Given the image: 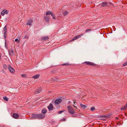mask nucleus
<instances>
[{
    "instance_id": "30",
    "label": "nucleus",
    "mask_w": 127,
    "mask_h": 127,
    "mask_svg": "<svg viewBox=\"0 0 127 127\" xmlns=\"http://www.w3.org/2000/svg\"><path fill=\"white\" fill-rule=\"evenodd\" d=\"M127 65V62L124 63L123 65V66H125Z\"/></svg>"
},
{
    "instance_id": "32",
    "label": "nucleus",
    "mask_w": 127,
    "mask_h": 127,
    "mask_svg": "<svg viewBox=\"0 0 127 127\" xmlns=\"http://www.w3.org/2000/svg\"><path fill=\"white\" fill-rule=\"evenodd\" d=\"M21 76L22 77H24L26 76V74H22L21 75Z\"/></svg>"
},
{
    "instance_id": "41",
    "label": "nucleus",
    "mask_w": 127,
    "mask_h": 127,
    "mask_svg": "<svg viewBox=\"0 0 127 127\" xmlns=\"http://www.w3.org/2000/svg\"><path fill=\"white\" fill-rule=\"evenodd\" d=\"M75 101H74V104H75Z\"/></svg>"
},
{
    "instance_id": "16",
    "label": "nucleus",
    "mask_w": 127,
    "mask_h": 127,
    "mask_svg": "<svg viewBox=\"0 0 127 127\" xmlns=\"http://www.w3.org/2000/svg\"><path fill=\"white\" fill-rule=\"evenodd\" d=\"M107 4V2H102V4L101 5V6H102V7H105L106 6V5Z\"/></svg>"
},
{
    "instance_id": "26",
    "label": "nucleus",
    "mask_w": 127,
    "mask_h": 127,
    "mask_svg": "<svg viewBox=\"0 0 127 127\" xmlns=\"http://www.w3.org/2000/svg\"><path fill=\"white\" fill-rule=\"evenodd\" d=\"M6 101H8V98L6 97H4L3 98Z\"/></svg>"
},
{
    "instance_id": "13",
    "label": "nucleus",
    "mask_w": 127,
    "mask_h": 127,
    "mask_svg": "<svg viewBox=\"0 0 127 127\" xmlns=\"http://www.w3.org/2000/svg\"><path fill=\"white\" fill-rule=\"evenodd\" d=\"M48 39L49 38L48 36H45L42 38L41 40L42 41L46 40Z\"/></svg>"
},
{
    "instance_id": "44",
    "label": "nucleus",
    "mask_w": 127,
    "mask_h": 127,
    "mask_svg": "<svg viewBox=\"0 0 127 127\" xmlns=\"http://www.w3.org/2000/svg\"><path fill=\"white\" fill-rule=\"evenodd\" d=\"M19 42V41L18 43Z\"/></svg>"
},
{
    "instance_id": "25",
    "label": "nucleus",
    "mask_w": 127,
    "mask_h": 127,
    "mask_svg": "<svg viewBox=\"0 0 127 127\" xmlns=\"http://www.w3.org/2000/svg\"><path fill=\"white\" fill-rule=\"evenodd\" d=\"M95 110V108L94 107H92L91 108V111H94Z\"/></svg>"
},
{
    "instance_id": "17",
    "label": "nucleus",
    "mask_w": 127,
    "mask_h": 127,
    "mask_svg": "<svg viewBox=\"0 0 127 127\" xmlns=\"http://www.w3.org/2000/svg\"><path fill=\"white\" fill-rule=\"evenodd\" d=\"M68 12L67 11H64L63 12L62 14L64 16H65L68 14Z\"/></svg>"
},
{
    "instance_id": "33",
    "label": "nucleus",
    "mask_w": 127,
    "mask_h": 127,
    "mask_svg": "<svg viewBox=\"0 0 127 127\" xmlns=\"http://www.w3.org/2000/svg\"><path fill=\"white\" fill-rule=\"evenodd\" d=\"M63 112V111H60L58 112V113L59 114H60L61 113H62Z\"/></svg>"
},
{
    "instance_id": "24",
    "label": "nucleus",
    "mask_w": 127,
    "mask_h": 127,
    "mask_svg": "<svg viewBox=\"0 0 127 127\" xmlns=\"http://www.w3.org/2000/svg\"><path fill=\"white\" fill-rule=\"evenodd\" d=\"M4 11V10L1 12V15L3 16L5 14V13Z\"/></svg>"
},
{
    "instance_id": "38",
    "label": "nucleus",
    "mask_w": 127,
    "mask_h": 127,
    "mask_svg": "<svg viewBox=\"0 0 127 127\" xmlns=\"http://www.w3.org/2000/svg\"><path fill=\"white\" fill-rule=\"evenodd\" d=\"M7 29L6 28V26H5L4 27V29Z\"/></svg>"
},
{
    "instance_id": "1",
    "label": "nucleus",
    "mask_w": 127,
    "mask_h": 127,
    "mask_svg": "<svg viewBox=\"0 0 127 127\" xmlns=\"http://www.w3.org/2000/svg\"><path fill=\"white\" fill-rule=\"evenodd\" d=\"M67 110L68 112L71 114H74L75 113V111L73 108L72 106L68 105L67 107Z\"/></svg>"
},
{
    "instance_id": "40",
    "label": "nucleus",
    "mask_w": 127,
    "mask_h": 127,
    "mask_svg": "<svg viewBox=\"0 0 127 127\" xmlns=\"http://www.w3.org/2000/svg\"><path fill=\"white\" fill-rule=\"evenodd\" d=\"M1 127H5L4 126H2Z\"/></svg>"
},
{
    "instance_id": "11",
    "label": "nucleus",
    "mask_w": 127,
    "mask_h": 127,
    "mask_svg": "<svg viewBox=\"0 0 127 127\" xmlns=\"http://www.w3.org/2000/svg\"><path fill=\"white\" fill-rule=\"evenodd\" d=\"M41 91L42 89L41 88L35 90V93L36 94H38Z\"/></svg>"
},
{
    "instance_id": "21",
    "label": "nucleus",
    "mask_w": 127,
    "mask_h": 127,
    "mask_svg": "<svg viewBox=\"0 0 127 127\" xmlns=\"http://www.w3.org/2000/svg\"><path fill=\"white\" fill-rule=\"evenodd\" d=\"M127 108V106H124L122 107L121 108V109L122 110H124L126 109Z\"/></svg>"
},
{
    "instance_id": "5",
    "label": "nucleus",
    "mask_w": 127,
    "mask_h": 127,
    "mask_svg": "<svg viewBox=\"0 0 127 127\" xmlns=\"http://www.w3.org/2000/svg\"><path fill=\"white\" fill-rule=\"evenodd\" d=\"M84 63L86 64L91 65H95V64L90 62H85Z\"/></svg>"
},
{
    "instance_id": "4",
    "label": "nucleus",
    "mask_w": 127,
    "mask_h": 127,
    "mask_svg": "<svg viewBox=\"0 0 127 127\" xmlns=\"http://www.w3.org/2000/svg\"><path fill=\"white\" fill-rule=\"evenodd\" d=\"M62 101V99L60 98H58L56 99L55 101V103L56 104H60Z\"/></svg>"
},
{
    "instance_id": "14",
    "label": "nucleus",
    "mask_w": 127,
    "mask_h": 127,
    "mask_svg": "<svg viewBox=\"0 0 127 127\" xmlns=\"http://www.w3.org/2000/svg\"><path fill=\"white\" fill-rule=\"evenodd\" d=\"M40 76V75L39 74H37L35 75L34 76L32 77V78H33L34 79H37Z\"/></svg>"
},
{
    "instance_id": "39",
    "label": "nucleus",
    "mask_w": 127,
    "mask_h": 127,
    "mask_svg": "<svg viewBox=\"0 0 127 127\" xmlns=\"http://www.w3.org/2000/svg\"><path fill=\"white\" fill-rule=\"evenodd\" d=\"M67 65V64H63V65Z\"/></svg>"
},
{
    "instance_id": "19",
    "label": "nucleus",
    "mask_w": 127,
    "mask_h": 127,
    "mask_svg": "<svg viewBox=\"0 0 127 127\" xmlns=\"http://www.w3.org/2000/svg\"><path fill=\"white\" fill-rule=\"evenodd\" d=\"M32 118H35L37 117V114H34L32 115Z\"/></svg>"
},
{
    "instance_id": "6",
    "label": "nucleus",
    "mask_w": 127,
    "mask_h": 127,
    "mask_svg": "<svg viewBox=\"0 0 127 127\" xmlns=\"http://www.w3.org/2000/svg\"><path fill=\"white\" fill-rule=\"evenodd\" d=\"M9 66L8 69L12 73H14L15 72V70L10 65Z\"/></svg>"
},
{
    "instance_id": "20",
    "label": "nucleus",
    "mask_w": 127,
    "mask_h": 127,
    "mask_svg": "<svg viewBox=\"0 0 127 127\" xmlns=\"http://www.w3.org/2000/svg\"><path fill=\"white\" fill-rule=\"evenodd\" d=\"M80 105L81 107L84 109L86 108L87 107V106L86 105H85L81 104H80Z\"/></svg>"
},
{
    "instance_id": "23",
    "label": "nucleus",
    "mask_w": 127,
    "mask_h": 127,
    "mask_svg": "<svg viewBox=\"0 0 127 127\" xmlns=\"http://www.w3.org/2000/svg\"><path fill=\"white\" fill-rule=\"evenodd\" d=\"M3 68L5 69H7V66L6 64H4L3 65Z\"/></svg>"
},
{
    "instance_id": "36",
    "label": "nucleus",
    "mask_w": 127,
    "mask_h": 127,
    "mask_svg": "<svg viewBox=\"0 0 127 127\" xmlns=\"http://www.w3.org/2000/svg\"><path fill=\"white\" fill-rule=\"evenodd\" d=\"M74 107L76 109H77V107L76 106H75L74 105H73Z\"/></svg>"
},
{
    "instance_id": "29",
    "label": "nucleus",
    "mask_w": 127,
    "mask_h": 127,
    "mask_svg": "<svg viewBox=\"0 0 127 127\" xmlns=\"http://www.w3.org/2000/svg\"><path fill=\"white\" fill-rule=\"evenodd\" d=\"M91 30H92V29H87L86 30V32H87L88 31H91Z\"/></svg>"
},
{
    "instance_id": "28",
    "label": "nucleus",
    "mask_w": 127,
    "mask_h": 127,
    "mask_svg": "<svg viewBox=\"0 0 127 127\" xmlns=\"http://www.w3.org/2000/svg\"><path fill=\"white\" fill-rule=\"evenodd\" d=\"M101 117H103V118H107V115H102Z\"/></svg>"
},
{
    "instance_id": "10",
    "label": "nucleus",
    "mask_w": 127,
    "mask_h": 127,
    "mask_svg": "<svg viewBox=\"0 0 127 127\" xmlns=\"http://www.w3.org/2000/svg\"><path fill=\"white\" fill-rule=\"evenodd\" d=\"M32 21V19H29L26 24L27 25L31 26V23Z\"/></svg>"
},
{
    "instance_id": "9",
    "label": "nucleus",
    "mask_w": 127,
    "mask_h": 127,
    "mask_svg": "<svg viewBox=\"0 0 127 127\" xmlns=\"http://www.w3.org/2000/svg\"><path fill=\"white\" fill-rule=\"evenodd\" d=\"M13 117L15 119H17L19 117V116L18 114L14 113L13 114Z\"/></svg>"
},
{
    "instance_id": "37",
    "label": "nucleus",
    "mask_w": 127,
    "mask_h": 127,
    "mask_svg": "<svg viewBox=\"0 0 127 127\" xmlns=\"http://www.w3.org/2000/svg\"><path fill=\"white\" fill-rule=\"evenodd\" d=\"M4 35L5 36H6L7 35V34L6 33H5L4 32Z\"/></svg>"
},
{
    "instance_id": "18",
    "label": "nucleus",
    "mask_w": 127,
    "mask_h": 127,
    "mask_svg": "<svg viewBox=\"0 0 127 127\" xmlns=\"http://www.w3.org/2000/svg\"><path fill=\"white\" fill-rule=\"evenodd\" d=\"M53 13L52 12H51V11H47L46 13V15H51V14H52Z\"/></svg>"
},
{
    "instance_id": "34",
    "label": "nucleus",
    "mask_w": 127,
    "mask_h": 127,
    "mask_svg": "<svg viewBox=\"0 0 127 127\" xmlns=\"http://www.w3.org/2000/svg\"><path fill=\"white\" fill-rule=\"evenodd\" d=\"M6 30L7 29H4V32H5V33H6L7 32Z\"/></svg>"
},
{
    "instance_id": "43",
    "label": "nucleus",
    "mask_w": 127,
    "mask_h": 127,
    "mask_svg": "<svg viewBox=\"0 0 127 127\" xmlns=\"http://www.w3.org/2000/svg\"><path fill=\"white\" fill-rule=\"evenodd\" d=\"M126 106H127V104H126Z\"/></svg>"
},
{
    "instance_id": "2",
    "label": "nucleus",
    "mask_w": 127,
    "mask_h": 127,
    "mask_svg": "<svg viewBox=\"0 0 127 127\" xmlns=\"http://www.w3.org/2000/svg\"><path fill=\"white\" fill-rule=\"evenodd\" d=\"M83 35V34H81L78 35L76 36H75L71 40H69V42H70L73 41L77 39L80 38V37L81 36H82Z\"/></svg>"
},
{
    "instance_id": "8",
    "label": "nucleus",
    "mask_w": 127,
    "mask_h": 127,
    "mask_svg": "<svg viewBox=\"0 0 127 127\" xmlns=\"http://www.w3.org/2000/svg\"><path fill=\"white\" fill-rule=\"evenodd\" d=\"M13 47L12 46H11L10 49L9 50V54L10 55H12L13 54L14 52L13 51Z\"/></svg>"
},
{
    "instance_id": "3",
    "label": "nucleus",
    "mask_w": 127,
    "mask_h": 127,
    "mask_svg": "<svg viewBox=\"0 0 127 127\" xmlns=\"http://www.w3.org/2000/svg\"><path fill=\"white\" fill-rule=\"evenodd\" d=\"M45 115L42 114H37V119H41L44 118L45 117Z\"/></svg>"
},
{
    "instance_id": "31",
    "label": "nucleus",
    "mask_w": 127,
    "mask_h": 127,
    "mask_svg": "<svg viewBox=\"0 0 127 127\" xmlns=\"http://www.w3.org/2000/svg\"><path fill=\"white\" fill-rule=\"evenodd\" d=\"M28 36L27 35H26L24 38V39H28Z\"/></svg>"
},
{
    "instance_id": "27",
    "label": "nucleus",
    "mask_w": 127,
    "mask_h": 127,
    "mask_svg": "<svg viewBox=\"0 0 127 127\" xmlns=\"http://www.w3.org/2000/svg\"><path fill=\"white\" fill-rule=\"evenodd\" d=\"M4 11L5 14H7L8 13V11L7 10H4Z\"/></svg>"
},
{
    "instance_id": "42",
    "label": "nucleus",
    "mask_w": 127,
    "mask_h": 127,
    "mask_svg": "<svg viewBox=\"0 0 127 127\" xmlns=\"http://www.w3.org/2000/svg\"><path fill=\"white\" fill-rule=\"evenodd\" d=\"M65 121V119H64V120H63V121Z\"/></svg>"
},
{
    "instance_id": "12",
    "label": "nucleus",
    "mask_w": 127,
    "mask_h": 127,
    "mask_svg": "<svg viewBox=\"0 0 127 127\" xmlns=\"http://www.w3.org/2000/svg\"><path fill=\"white\" fill-rule=\"evenodd\" d=\"M44 19L45 20V21L47 22H48L49 21V20L50 19V18L49 16H46L44 17Z\"/></svg>"
},
{
    "instance_id": "35",
    "label": "nucleus",
    "mask_w": 127,
    "mask_h": 127,
    "mask_svg": "<svg viewBox=\"0 0 127 127\" xmlns=\"http://www.w3.org/2000/svg\"><path fill=\"white\" fill-rule=\"evenodd\" d=\"M15 41L16 42L17 41H18V39H15Z\"/></svg>"
},
{
    "instance_id": "7",
    "label": "nucleus",
    "mask_w": 127,
    "mask_h": 127,
    "mask_svg": "<svg viewBox=\"0 0 127 127\" xmlns=\"http://www.w3.org/2000/svg\"><path fill=\"white\" fill-rule=\"evenodd\" d=\"M48 108L49 111L53 110L54 108L53 105L51 103H50L48 106Z\"/></svg>"
},
{
    "instance_id": "22",
    "label": "nucleus",
    "mask_w": 127,
    "mask_h": 127,
    "mask_svg": "<svg viewBox=\"0 0 127 127\" xmlns=\"http://www.w3.org/2000/svg\"><path fill=\"white\" fill-rule=\"evenodd\" d=\"M51 16H52V18L54 19H56V18L55 15L53 13H52L51 14Z\"/></svg>"
},
{
    "instance_id": "15",
    "label": "nucleus",
    "mask_w": 127,
    "mask_h": 127,
    "mask_svg": "<svg viewBox=\"0 0 127 127\" xmlns=\"http://www.w3.org/2000/svg\"><path fill=\"white\" fill-rule=\"evenodd\" d=\"M47 112V110L46 109L44 108L42 110V112L43 114H45Z\"/></svg>"
}]
</instances>
